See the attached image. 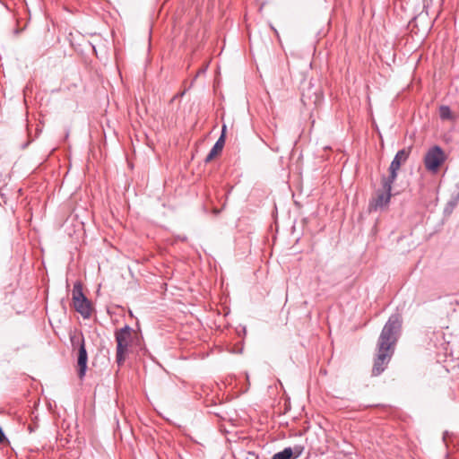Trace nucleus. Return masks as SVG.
<instances>
[{"mask_svg": "<svg viewBox=\"0 0 459 459\" xmlns=\"http://www.w3.org/2000/svg\"><path fill=\"white\" fill-rule=\"evenodd\" d=\"M402 326L403 318L399 313L392 314L385 324L377 342L372 376H379L386 368L401 336Z\"/></svg>", "mask_w": 459, "mask_h": 459, "instance_id": "obj_1", "label": "nucleus"}, {"mask_svg": "<svg viewBox=\"0 0 459 459\" xmlns=\"http://www.w3.org/2000/svg\"><path fill=\"white\" fill-rule=\"evenodd\" d=\"M115 339L117 342L116 362L118 367L124 365L127 356L134 350L143 349V340L141 333L127 325L115 331Z\"/></svg>", "mask_w": 459, "mask_h": 459, "instance_id": "obj_2", "label": "nucleus"}, {"mask_svg": "<svg viewBox=\"0 0 459 459\" xmlns=\"http://www.w3.org/2000/svg\"><path fill=\"white\" fill-rule=\"evenodd\" d=\"M71 345L73 349H78L77 354V367H78V377L82 379L85 377L88 363V354L85 347V341L83 334L70 335Z\"/></svg>", "mask_w": 459, "mask_h": 459, "instance_id": "obj_3", "label": "nucleus"}, {"mask_svg": "<svg viewBox=\"0 0 459 459\" xmlns=\"http://www.w3.org/2000/svg\"><path fill=\"white\" fill-rule=\"evenodd\" d=\"M446 160V154L441 147H431L424 157V165L428 171L437 173Z\"/></svg>", "mask_w": 459, "mask_h": 459, "instance_id": "obj_4", "label": "nucleus"}, {"mask_svg": "<svg viewBox=\"0 0 459 459\" xmlns=\"http://www.w3.org/2000/svg\"><path fill=\"white\" fill-rule=\"evenodd\" d=\"M388 180L384 176L382 178V189L378 190L376 196L372 198L369 203L370 210L377 211L388 205L391 199V190L393 184H390V187L387 186Z\"/></svg>", "mask_w": 459, "mask_h": 459, "instance_id": "obj_5", "label": "nucleus"}, {"mask_svg": "<svg viewBox=\"0 0 459 459\" xmlns=\"http://www.w3.org/2000/svg\"><path fill=\"white\" fill-rule=\"evenodd\" d=\"M410 153L411 148H408L402 149L395 154L389 167V175L385 177V178L388 180V183L386 184L388 187H390V184H394L395 181L401 165L408 160Z\"/></svg>", "mask_w": 459, "mask_h": 459, "instance_id": "obj_6", "label": "nucleus"}, {"mask_svg": "<svg viewBox=\"0 0 459 459\" xmlns=\"http://www.w3.org/2000/svg\"><path fill=\"white\" fill-rule=\"evenodd\" d=\"M74 307L83 318L87 319L91 317L92 307L91 301L87 298L74 302Z\"/></svg>", "mask_w": 459, "mask_h": 459, "instance_id": "obj_7", "label": "nucleus"}, {"mask_svg": "<svg viewBox=\"0 0 459 459\" xmlns=\"http://www.w3.org/2000/svg\"><path fill=\"white\" fill-rule=\"evenodd\" d=\"M225 129L226 126H223L221 135L219 137V139L217 140V142L215 143V144L213 145V147L204 159V161L206 163L212 161L214 159V157L222 151L225 144Z\"/></svg>", "mask_w": 459, "mask_h": 459, "instance_id": "obj_8", "label": "nucleus"}, {"mask_svg": "<svg viewBox=\"0 0 459 459\" xmlns=\"http://www.w3.org/2000/svg\"><path fill=\"white\" fill-rule=\"evenodd\" d=\"M439 117L442 120L455 121L457 117L451 111L448 106L439 108Z\"/></svg>", "mask_w": 459, "mask_h": 459, "instance_id": "obj_9", "label": "nucleus"}, {"mask_svg": "<svg viewBox=\"0 0 459 459\" xmlns=\"http://www.w3.org/2000/svg\"><path fill=\"white\" fill-rule=\"evenodd\" d=\"M86 299L81 282L77 281L74 283L73 288V302Z\"/></svg>", "mask_w": 459, "mask_h": 459, "instance_id": "obj_10", "label": "nucleus"}, {"mask_svg": "<svg viewBox=\"0 0 459 459\" xmlns=\"http://www.w3.org/2000/svg\"><path fill=\"white\" fill-rule=\"evenodd\" d=\"M272 459H292L291 447H286L282 451L276 453Z\"/></svg>", "mask_w": 459, "mask_h": 459, "instance_id": "obj_11", "label": "nucleus"}, {"mask_svg": "<svg viewBox=\"0 0 459 459\" xmlns=\"http://www.w3.org/2000/svg\"><path fill=\"white\" fill-rule=\"evenodd\" d=\"M291 449H292V459L293 458L295 459V458H298L299 455H301V454L304 451V446L298 445V446H295L294 447H291Z\"/></svg>", "mask_w": 459, "mask_h": 459, "instance_id": "obj_12", "label": "nucleus"}, {"mask_svg": "<svg viewBox=\"0 0 459 459\" xmlns=\"http://www.w3.org/2000/svg\"><path fill=\"white\" fill-rule=\"evenodd\" d=\"M5 441H7V438L2 429V428L0 427V444H3L4 443Z\"/></svg>", "mask_w": 459, "mask_h": 459, "instance_id": "obj_13", "label": "nucleus"}, {"mask_svg": "<svg viewBox=\"0 0 459 459\" xmlns=\"http://www.w3.org/2000/svg\"><path fill=\"white\" fill-rule=\"evenodd\" d=\"M272 29L273 30V31L275 32L276 36L279 37V34H278V31L273 28L272 27Z\"/></svg>", "mask_w": 459, "mask_h": 459, "instance_id": "obj_14", "label": "nucleus"}, {"mask_svg": "<svg viewBox=\"0 0 459 459\" xmlns=\"http://www.w3.org/2000/svg\"><path fill=\"white\" fill-rule=\"evenodd\" d=\"M29 430H30V432H32L33 431V427L29 426Z\"/></svg>", "mask_w": 459, "mask_h": 459, "instance_id": "obj_15", "label": "nucleus"}]
</instances>
